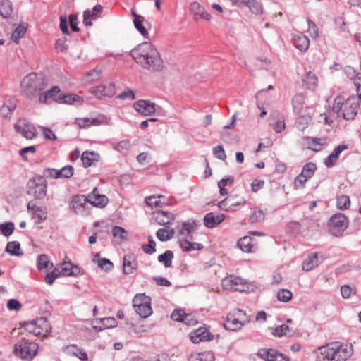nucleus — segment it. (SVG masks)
I'll return each instance as SVG.
<instances>
[{
  "mask_svg": "<svg viewBox=\"0 0 361 361\" xmlns=\"http://www.w3.org/2000/svg\"><path fill=\"white\" fill-rule=\"evenodd\" d=\"M303 175L299 174L294 180V188L295 189L299 190L305 187L306 182L307 181Z\"/></svg>",
  "mask_w": 361,
  "mask_h": 361,
  "instance_id": "64",
  "label": "nucleus"
},
{
  "mask_svg": "<svg viewBox=\"0 0 361 361\" xmlns=\"http://www.w3.org/2000/svg\"><path fill=\"white\" fill-rule=\"evenodd\" d=\"M16 107V99L10 98L4 102L3 105L0 108V114L2 116L7 118L9 117L12 112Z\"/></svg>",
  "mask_w": 361,
  "mask_h": 361,
  "instance_id": "31",
  "label": "nucleus"
},
{
  "mask_svg": "<svg viewBox=\"0 0 361 361\" xmlns=\"http://www.w3.org/2000/svg\"><path fill=\"white\" fill-rule=\"evenodd\" d=\"M60 92L61 90L58 86H54L46 91L43 90L39 96V102L45 104L50 103L51 101L60 102Z\"/></svg>",
  "mask_w": 361,
  "mask_h": 361,
  "instance_id": "16",
  "label": "nucleus"
},
{
  "mask_svg": "<svg viewBox=\"0 0 361 361\" xmlns=\"http://www.w3.org/2000/svg\"><path fill=\"white\" fill-rule=\"evenodd\" d=\"M14 231V224L12 222H8L6 224H0V231L1 233L6 236H10Z\"/></svg>",
  "mask_w": 361,
  "mask_h": 361,
  "instance_id": "54",
  "label": "nucleus"
},
{
  "mask_svg": "<svg viewBox=\"0 0 361 361\" xmlns=\"http://www.w3.org/2000/svg\"><path fill=\"white\" fill-rule=\"evenodd\" d=\"M214 156L222 161L226 160V155L225 154V151L221 145H217L214 147L212 149Z\"/></svg>",
  "mask_w": 361,
  "mask_h": 361,
  "instance_id": "61",
  "label": "nucleus"
},
{
  "mask_svg": "<svg viewBox=\"0 0 361 361\" xmlns=\"http://www.w3.org/2000/svg\"><path fill=\"white\" fill-rule=\"evenodd\" d=\"M74 173L73 166L68 165L59 170V178H71Z\"/></svg>",
  "mask_w": 361,
  "mask_h": 361,
  "instance_id": "57",
  "label": "nucleus"
},
{
  "mask_svg": "<svg viewBox=\"0 0 361 361\" xmlns=\"http://www.w3.org/2000/svg\"><path fill=\"white\" fill-rule=\"evenodd\" d=\"M240 249L245 252H251L254 251L255 245L252 243V239L250 236H244L238 242Z\"/></svg>",
  "mask_w": 361,
  "mask_h": 361,
  "instance_id": "37",
  "label": "nucleus"
},
{
  "mask_svg": "<svg viewBox=\"0 0 361 361\" xmlns=\"http://www.w3.org/2000/svg\"><path fill=\"white\" fill-rule=\"evenodd\" d=\"M293 43L295 47L302 51L307 50L310 45L308 38L302 34L295 35L293 38Z\"/></svg>",
  "mask_w": 361,
  "mask_h": 361,
  "instance_id": "33",
  "label": "nucleus"
},
{
  "mask_svg": "<svg viewBox=\"0 0 361 361\" xmlns=\"http://www.w3.org/2000/svg\"><path fill=\"white\" fill-rule=\"evenodd\" d=\"M153 218L159 225H166L174 219L173 214L162 210H157L152 213Z\"/></svg>",
  "mask_w": 361,
  "mask_h": 361,
  "instance_id": "28",
  "label": "nucleus"
},
{
  "mask_svg": "<svg viewBox=\"0 0 361 361\" xmlns=\"http://www.w3.org/2000/svg\"><path fill=\"white\" fill-rule=\"evenodd\" d=\"M303 145L307 149L319 152L326 144L327 138L326 137H304L302 138Z\"/></svg>",
  "mask_w": 361,
  "mask_h": 361,
  "instance_id": "17",
  "label": "nucleus"
},
{
  "mask_svg": "<svg viewBox=\"0 0 361 361\" xmlns=\"http://www.w3.org/2000/svg\"><path fill=\"white\" fill-rule=\"evenodd\" d=\"M6 251L11 255L14 256H21L23 255V251L20 249V245L17 241H12L8 243Z\"/></svg>",
  "mask_w": 361,
  "mask_h": 361,
  "instance_id": "39",
  "label": "nucleus"
},
{
  "mask_svg": "<svg viewBox=\"0 0 361 361\" xmlns=\"http://www.w3.org/2000/svg\"><path fill=\"white\" fill-rule=\"evenodd\" d=\"M305 96L302 94H297L293 98V106L295 109H300L305 103Z\"/></svg>",
  "mask_w": 361,
  "mask_h": 361,
  "instance_id": "59",
  "label": "nucleus"
},
{
  "mask_svg": "<svg viewBox=\"0 0 361 361\" xmlns=\"http://www.w3.org/2000/svg\"><path fill=\"white\" fill-rule=\"evenodd\" d=\"M27 27L25 26L22 25L18 26L11 35V39L16 44H18L19 39L25 35Z\"/></svg>",
  "mask_w": 361,
  "mask_h": 361,
  "instance_id": "50",
  "label": "nucleus"
},
{
  "mask_svg": "<svg viewBox=\"0 0 361 361\" xmlns=\"http://www.w3.org/2000/svg\"><path fill=\"white\" fill-rule=\"evenodd\" d=\"M233 178L232 177H227L225 178H222L218 183V186L219 188V192L221 195H226L228 194V191L225 189L226 185L228 184H233Z\"/></svg>",
  "mask_w": 361,
  "mask_h": 361,
  "instance_id": "53",
  "label": "nucleus"
},
{
  "mask_svg": "<svg viewBox=\"0 0 361 361\" xmlns=\"http://www.w3.org/2000/svg\"><path fill=\"white\" fill-rule=\"evenodd\" d=\"M13 12L12 4L9 0H4L0 4V14L4 18L9 17Z\"/></svg>",
  "mask_w": 361,
  "mask_h": 361,
  "instance_id": "42",
  "label": "nucleus"
},
{
  "mask_svg": "<svg viewBox=\"0 0 361 361\" xmlns=\"http://www.w3.org/2000/svg\"><path fill=\"white\" fill-rule=\"evenodd\" d=\"M348 226V219L345 214L341 213L334 215L329 224L330 232L336 236L341 235Z\"/></svg>",
  "mask_w": 361,
  "mask_h": 361,
  "instance_id": "9",
  "label": "nucleus"
},
{
  "mask_svg": "<svg viewBox=\"0 0 361 361\" xmlns=\"http://www.w3.org/2000/svg\"><path fill=\"white\" fill-rule=\"evenodd\" d=\"M149 244L148 245H143L142 249L143 251L147 254H152L156 251L155 247H156V243L153 240L152 236L148 237Z\"/></svg>",
  "mask_w": 361,
  "mask_h": 361,
  "instance_id": "60",
  "label": "nucleus"
},
{
  "mask_svg": "<svg viewBox=\"0 0 361 361\" xmlns=\"http://www.w3.org/2000/svg\"><path fill=\"white\" fill-rule=\"evenodd\" d=\"M59 267L63 276H78L80 274V269L71 262H62Z\"/></svg>",
  "mask_w": 361,
  "mask_h": 361,
  "instance_id": "25",
  "label": "nucleus"
},
{
  "mask_svg": "<svg viewBox=\"0 0 361 361\" xmlns=\"http://www.w3.org/2000/svg\"><path fill=\"white\" fill-rule=\"evenodd\" d=\"M246 204L244 197L239 195H230L218 204L219 208L225 211H234L238 207L243 206Z\"/></svg>",
  "mask_w": 361,
  "mask_h": 361,
  "instance_id": "12",
  "label": "nucleus"
},
{
  "mask_svg": "<svg viewBox=\"0 0 361 361\" xmlns=\"http://www.w3.org/2000/svg\"><path fill=\"white\" fill-rule=\"evenodd\" d=\"M134 109L140 114L148 116L155 112L154 104L149 100H139L134 103Z\"/></svg>",
  "mask_w": 361,
  "mask_h": 361,
  "instance_id": "19",
  "label": "nucleus"
},
{
  "mask_svg": "<svg viewBox=\"0 0 361 361\" xmlns=\"http://www.w3.org/2000/svg\"><path fill=\"white\" fill-rule=\"evenodd\" d=\"M245 281L238 276H228L222 280V286L228 290L243 291L245 287Z\"/></svg>",
  "mask_w": 361,
  "mask_h": 361,
  "instance_id": "13",
  "label": "nucleus"
},
{
  "mask_svg": "<svg viewBox=\"0 0 361 361\" xmlns=\"http://www.w3.org/2000/svg\"><path fill=\"white\" fill-rule=\"evenodd\" d=\"M250 322V317L241 309H235L227 315L224 327L230 331L240 330Z\"/></svg>",
  "mask_w": 361,
  "mask_h": 361,
  "instance_id": "6",
  "label": "nucleus"
},
{
  "mask_svg": "<svg viewBox=\"0 0 361 361\" xmlns=\"http://www.w3.org/2000/svg\"><path fill=\"white\" fill-rule=\"evenodd\" d=\"M278 352L274 349H261L258 352L259 356L263 358L265 361H275Z\"/></svg>",
  "mask_w": 361,
  "mask_h": 361,
  "instance_id": "41",
  "label": "nucleus"
},
{
  "mask_svg": "<svg viewBox=\"0 0 361 361\" xmlns=\"http://www.w3.org/2000/svg\"><path fill=\"white\" fill-rule=\"evenodd\" d=\"M345 73L348 77L353 80L354 85L356 87L358 98L361 99V73H356V71L350 66L345 68Z\"/></svg>",
  "mask_w": 361,
  "mask_h": 361,
  "instance_id": "27",
  "label": "nucleus"
},
{
  "mask_svg": "<svg viewBox=\"0 0 361 361\" xmlns=\"http://www.w3.org/2000/svg\"><path fill=\"white\" fill-rule=\"evenodd\" d=\"M61 272L59 264L53 269L51 273L47 274L44 277V281L48 285H52L56 279L63 276Z\"/></svg>",
  "mask_w": 361,
  "mask_h": 361,
  "instance_id": "40",
  "label": "nucleus"
},
{
  "mask_svg": "<svg viewBox=\"0 0 361 361\" xmlns=\"http://www.w3.org/2000/svg\"><path fill=\"white\" fill-rule=\"evenodd\" d=\"M308 23V32L312 38H317L319 37V29L317 25L312 22L311 20L307 18Z\"/></svg>",
  "mask_w": 361,
  "mask_h": 361,
  "instance_id": "63",
  "label": "nucleus"
},
{
  "mask_svg": "<svg viewBox=\"0 0 361 361\" xmlns=\"http://www.w3.org/2000/svg\"><path fill=\"white\" fill-rule=\"evenodd\" d=\"M132 15L134 17L133 23L136 29L140 32V33L146 37L148 35V32L145 27L143 25V23L145 20V18L135 11L134 9L131 11Z\"/></svg>",
  "mask_w": 361,
  "mask_h": 361,
  "instance_id": "32",
  "label": "nucleus"
},
{
  "mask_svg": "<svg viewBox=\"0 0 361 361\" xmlns=\"http://www.w3.org/2000/svg\"><path fill=\"white\" fill-rule=\"evenodd\" d=\"M293 293L288 289H281L277 293V299L282 302H288L292 300Z\"/></svg>",
  "mask_w": 361,
  "mask_h": 361,
  "instance_id": "51",
  "label": "nucleus"
},
{
  "mask_svg": "<svg viewBox=\"0 0 361 361\" xmlns=\"http://www.w3.org/2000/svg\"><path fill=\"white\" fill-rule=\"evenodd\" d=\"M47 80L42 75L32 73L25 76L20 82V92L25 97L32 99L47 88Z\"/></svg>",
  "mask_w": 361,
  "mask_h": 361,
  "instance_id": "3",
  "label": "nucleus"
},
{
  "mask_svg": "<svg viewBox=\"0 0 361 361\" xmlns=\"http://www.w3.org/2000/svg\"><path fill=\"white\" fill-rule=\"evenodd\" d=\"M319 262L317 254L310 255L302 264V269L305 271H310L318 266Z\"/></svg>",
  "mask_w": 361,
  "mask_h": 361,
  "instance_id": "38",
  "label": "nucleus"
},
{
  "mask_svg": "<svg viewBox=\"0 0 361 361\" xmlns=\"http://www.w3.org/2000/svg\"><path fill=\"white\" fill-rule=\"evenodd\" d=\"M87 197L88 203L97 207H104L109 202L108 197L105 195L100 194L97 188H94Z\"/></svg>",
  "mask_w": 361,
  "mask_h": 361,
  "instance_id": "18",
  "label": "nucleus"
},
{
  "mask_svg": "<svg viewBox=\"0 0 361 361\" xmlns=\"http://www.w3.org/2000/svg\"><path fill=\"white\" fill-rule=\"evenodd\" d=\"M317 169V166L315 164L310 162L306 164L300 173V174L303 175L308 180L311 178L315 171Z\"/></svg>",
  "mask_w": 361,
  "mask_h": 361,
  "instance_id": "47",
  "label": "nucleus"
},
{
  "mask_svg": "<svg viewBox=\"0 0 361 361\" xmlns=\"http://www.w3.org/2000/svg\"><path fill=\"white\" fill-rule=\"evenodd\" d=\"M160 198H164V196L162 195H159L157 196L156 195H152L145 197V203L150 207H159L162 205V203L160 200L158 199Z\"/></svg>",
  "mask_w": 361,
  "mask_h": 361,
  "instance_id": "52",
  "label": "nucleus"
},
{
  "mask_svg": "<svg viewBox=\"0 0 361 361\" xmlns=\"http://www.w3.org/2000/svg\"><path fill=\"white\" fill-rule=\"evenodd\" d=\"M359 104L355 96L344 98L343 96H337L334 101L332 109L338 116L345 120L353 119L356 116Z\"/></svg>",
  "mask_w": 361,
  "mask_h": 361,
  "instance_id": "4",
  "label": "nucleus"
},
{
  "mask_svg": "<svg viewBox=\"0 0 361 361\" xmlns=\"http://www.w3.org/2000/svg\"><path fill=\"white\" fill-rule=\"evenodd\" d=\"M130 55L143 68L151 71H159L163 68V61L157 49L148 42L138 44L133 49Z\"/></svg>",
  "mask_w": 361,
  "mask_h": 361,
  "instance_id": "1",
  "label": "nucleus"
},
{
  "mask_svg": "<svg viewBox=\"0 0 361 361\" xmlns=\"http://www.w3.org/2000/svg\"><path fill=\"white\" fill-rule=\"evenodd\" d=\"M112 235L114 238H119L120 240H125L127 237V232L126 230L118 226H115L112 228Z\"/></svg>",
  "mask_w": 361,
  "mask_h": 361,
  "instance_id": "55",
  "label": "nucleus"
},
{
  "mask_svg": "<svg viewBox=\"0 0 361 361\" xmlns=\"http://www.w3.org/2000/svg\"><path fill=\"white\" fill-rule=\"evenodd\" d=\"M123 271L126 274H132L137 268V261L133 254L126 255L123 257Z\"/></svg>",
  "mask_w": 361,
  "mask_h": 361,
  "instance_id": "26",
  "label": "nucleus"
},
{
  "mask_svg": "<svg viewBox=\"0 0 361 361\" xmlns=\"http://www.w3.org/2000/svg\"><path fill=\"white\" fill-rule=\"evenodd\" d=\"M351 345L340 342H332L319 347L317 350V361H346L353 355Z\"/></svg>",
  "mask_w": 361,
  "mask_h": 361,
  "instance_id": "2",
  "label": "nucleus"
},
{
  "mask_svg": "<svg viewBox=\"0 0 361 361\" xmlns=\"http://www.w3.org/2000/svg\"><path fill=\"white\" fill-rule=\"evenodd\" d=\"M27 209L32 213L33 218L36 219V223L39 224L47 219V212L42 208L29 202Z\"/></svg>",
  "mask_w": 361,
  "mask_h": 361,
  "instance_id": "29",
  "label": "nucleus"
},
{
  "mask_svg": "<svg viewBox=\"0 0 361 361\" xmlns=\"http://www.w3.org/2000/svg\"><path fill=\"white\" fill-rule=\"evenodd\" d=\"M90 92L97 96L98 98L104 97H112L116 93L115 85L112 82L100 85L97 87H92L90 89Z\"/></svg>",
  "mask_w": 361,
  "mask_h": 361,
  "instance_id": "14",
  "label": "nucleus"
},
{
  "mask_svg": "<svg viewBox=\"0 0 361 361\" xmlns=\"http://www.w3.org/2000/svg\"><path fill=\"white\" fill-rule=\"evenodd\" d=\"M350 206V200L349 196L341 195L337 197L336 207L340 210L348 209Z\"/></svg>",
  "mask_w": 361,
  "mask_h": 361,
  "instance_id": "44",
  "label": "nucleus"
},
{
  "mask_svg": "<svg viewBox=\"0 0 361 361\" xmlns=\"http://www.w3.org/2000/svg\"><path fill=\"white\" fill-rule=\"evenodd\" d=\"M348 149L347 145H339L336 146L334 151L324 159V164L327 167H332L338 161L341 153Z\"/></svg>",
  "mask_w": 361,
  "mask_h": 361,
  "instance_id": "23",
  "label": "nucleus"
},
{
  "mask_svg": "<svg viewBox=\"0 0 361 361\" xmlns=\"http://www.w3.org/2000/svg\"><path fill=\"white\" fill-rule=\"evenodd\" d=\"M25 329L35 336L46 337L50 334L51 326L46 318L40 317L26 324Z\"/></svg>",
  "mask_w": 361,
  "mask_h": 361,
  "instance_id": "7",
  "label": "nucleus"
},
{
  "mask_svg": "<svg viewBox=\"0 0 361 361\" xmlns=\"http://www.w3.org/2000/svg\"><path fill=\"white\" fill-rule=\"evenodd\" d=\"M99 16L93 11H85L83 13V23L86 26L92 25V19H96Z\"/></svg>",
  "mask_w": 361,
  "mask_h": 361,
  "instance_id": "58",
  "label": "nucleus"
},
{
  "mask_svg": "<svg viewBox=\"0 0 361 361\" xmlns=\"http://www.w3.org/2000/svg\"><path fill=\"white\" fill-rule=\"evenodd\" d=\"M214 354L209 351L192 353L188 357V361H214Z\"/></svg>",
  "mask_w": 361,
  "mask_h": 361,
  "instance_id": "34",
  "label": "nucleus"
},
{
  "mask_svg": "<svg viewBox=\"0 0 361 361\" xmlns=\"http://www.w3.org/2000/svg\"><path fill=\"white\" fill-rule=\"evenodd\" d=\"M174 235L173 229L161 228L157 231V237L161 241H166L173 238Z\"/></svg>",
  "mask_w": 361,
  "mask_h": 361,
  "instance_id": "46",
  "label": "nucleus"
},
{
  "mask_svg": "<svg viewBox=\"0 0 361 361\" xmlns=\"http://www.w3.org/2000/svg\"><path fill=\"white\" fill-rule=\"evenodd\" d=\"M180 245L184 251L200 250L203 247L202 244L198 243H190L188 240H181L180 242Z\"/></svg>",
  "mask_w": 361,
  "mask_h": 361,
  "instance_id": "43",
  "label": "nucleus"
},
{
  "mask_svg": "<svg viewBox=\"0 0 361 361\" xmlns=\"http://www.w3.org/2000/svg\"><path fill=\"white\" fill-rule=\"evenodd\" d=\"M173 258V252L171 250L166 251L164 254L158 257L160 262H164L166 268L171 267L172 264V259Z\"/></svg>",
  "mask_w": 361,
  "mask_h": 361,
  "instance_id": "49",
  "label": "nucleus"
},
{
  "mask_svg": "<svg viewBox=\"0 0 361 361\" xmlns=\"http://www.w3.org/2000/svg\"><path fill=\"white\" fill-rule=\"evenodd\" d=\"M102 76V71L92 69L87 72L82 77V80L85 84H91L98 81Z\"/></svg>",
  "mask_w": 361,
  "mask_h": 361,
  "instance_id": "35",
  "label": "nucleus"
},
{
  "mask_svg": "<svg viewBox=\"0 0 361 361\" xmlns=\"http://www.w3.org/2000/svg\"><path fill=\"white\" fill-rule=\"evenodd\" d=\"M190 11L193 15V19L195 21H197L200 19H204L209 21L212 18L211 15L207 13L203 6H202L198 2H192L190 4Z\"/></svg>",
  "mask_w": 361,
  "mask_h": 361,
  "instance_id": "21",
  "label": "nucleus"
},
{
  "mask_svg": "<svg viewBox=\"0 0 361 361\" xmlns=\"http://www.w3.org/2000/svg\"><path fill=\"white\" fill-rule=\"evenodd\" d=\"M97 154L92 152H85L82 153L81 160L85 167L90 166L97 159Z\"/></svg>",
  "mask_w": 361,
  "mask_h": 361,
  "instance_id": "45",
  "label": "nucleus"
},
{
  "mask_svg": "<svg viewBox=\"0 0 361 361\" xmlns=\"http://www.w3.org/2000/svg\"><path fill=\"white\" fill-rule=\"evenodd\" d=\"M38 349L37 343L23 338L15 344L13 353L21 360L30 361L37 355Z\"/></svg>",
  "mask_w": 361,
  "mask_h": 361,
  "instance_id": "5",
  "label": "nucleus"
},
{
  "mask_svg": "<svg viewBox=\"0 0 361 361\" xmlns=\"http://www.w3.org/2000/svg\"><path fill=\"white\" fill-rule=\"evenodd\" d=\"M245 5L248 6L255 14H261L262 13L261 6L256 0H248L245 2Z\"/></svg>",
  "mask_w": 361,
  "mask_h": 361,
  "instance_id": "56",
  "label": "nucleus"
},
{
  "mask_svg": "<svg viewBox=\"0 0 361 361\" xmlns=\"http://www.w3.org/2000/svg\"><path fill=\"white\" fill-rule=\"evenodd\" d=\"M102 328L109 329L116 326L117 322L114 317H106L101 319Z\"/></svg>",
  "mask_w": 361,
  "mask_h": 361,
  "instance_id": "62",
  "label": "nucleus"
},
{
  "mask_svg": "<svg viewBox=\"0 0 361 361\" xmlns=\"http://www.w3.org/2000/svg\"><path fill=\"white\" fill-rule=\"evenodd\" d=\"M37 268L39 270L44 269H50L53 267V263L51 262L46 255H41L37 258Z\"/></svg>",
  "mask_w": 361,
  "mask_h": 361,
  "instance_id": "48",
  "label": "nucleus"
},
{
  "mask_svg": "<svg viewBox=\"0 0 361 361\" xmlns=\"http://www.w3.org/2000/svg\"><path fill=\"white\" fill-rule=\"evenodd\" d=\"M225 218L224 214L209 212L204 216V224L208 228H213L222 223Z\"/></svg>",
  "mask_w": 361,
  "mask_h": 361,
  "instance_id": "22",
  "label": "nucleus"
},
{
  "mask_svg": "<svg viewBox=\"0 0 361 361\" xmlns=\"http://www.w3.org/2000/svg\"><path fill=\"white\" fill-rule=\"evenodd\" d=\"M14 128L27 140H32L37 136L35 127L25 118L18 119Z\"/></svg>",
  "mask_w": 361,
  "mask_h": 361,
  "instance_id": "10",
  "label": "nucleus"
},
{
  "mask_svg": "<svg viewBox=\"0 0 361 361\" xmlns=\"http://www.w3.org/2000/svg\"><path fill=\"white\" fill-rule=\"evenodd\" d=\"M209 332L205 328H199L190 333V338L192 343H198L209 338Z\"/></svg>",
  "mask_w": 361,
  "mask_h": 361,
  "instance_id": "30",
  "label": "nucleus"
},
{
  "mask_svg": "<svg viewBox=\"0 0 361 361\" xmlns=\"http://www.w3.org/2000/svg\"><path fill=\"white\" fill-rule=\"evenodd\" d=\"M133 307L137 314L143 318H147L152 313L151 298L145 294H137L133 300Z\"/></svg>",
  "mask_w": 361,
  "mask_h": 361,
  "instance_id": "8",
  "label": "nucleus"
},
{
  "mask_svg": "<svg viewBox=\"0 0 361 361\" xmlns=\"http://www.w3.org/2000/svg\"><path fill=\"white\" fill-rule=\"evenodd\" d=\"M47 185L42 178L30 180L27 183V194L41 199L46 195Z\"/></svg>",
  "mask_w": 361,
  "mask_h": 361,
  "instance_id": "11",
  "label": "nucleus"
},
{
  "mask_svg": "<svg viewBox=\"0 0 361 361\" xmlns=\"http://www.w3.org/2000/svg\"><path fill=\"white\" fill-rule=\"evenodd\" d=\"M87 204L88 200L87 197L81 195H76L72 197L70 207L75 213L80 214L85 211Z\"/></svg>",
  "mask_w": 361,
  "mask_h": 361,
  "instance_id": "20",
  "label": "nucleus"
},
{
  "mask_svg": "<svg viewBox=\"0 0 361 361\" xmlns=\"http://www.w3.org/2000/svg\"><path fill=\"white\" fill-rule=\"evenodd\" d=\"M75 125L78 128H87L91 126H97L104 123L103 116L97 117H79L75 119Z\"/></svg>",
  "mask_w": 361,
  "mask_h": 361,
  "instance_id": "15",
  "label": "nucleus"
},
{
  "mask_svg": "<svg viewBox=\"0 0 361 361\" xmlns=\"http://www.w3.org/2000/svg\"><path fill=\"white\" fill-rule=\"evenodd\" d=\"M303 87L310 90H314L318 87L319 79L312 71H308L302 76Z\"/></svg>",
  "mask_w": 361,
  "mask_h": 361,
  "instance_id": "24",
  "label": "nucleus"
},
{
  "mask_svg": "<svg viewBox=\"0 0 361 361\" xmlns=\"http://www.w3.org/2000/svg\"><path fill=\"white\" fill-rule=\"evenodd\" d=\"M83 102V99L74 93H70L63 95L60 98V102L66 104L75 105L81 104Z\"/></svg>",
  "mask_w": 361,
  "mask_h": 361,
  "instance_id": "36",
  "label": "nucleus"
}]
</instances>
